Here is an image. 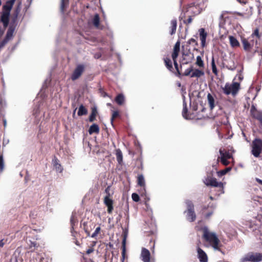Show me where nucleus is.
Listing matches in <instances>:
<instances>
[{"label": "nucleus", "mask_w": 262, "mask_h": 262, "mask_svg": "<svg viewBox=\"0 0 262 262\" xmlns=\"http://www.w3.org/2000/svg\"><path fill=\"white\" fill-rule=\"evenodd\" d=\"M19 5H18L17 6V7L15 8V10H14V12L13 13V15H14V17L15 18H16L18 16V15L20 11V7H19Z\"/></svg>", "instance_id": "09e8293b"}, {"label": "nucleus", "mask_w": 262, "mask_h": 262, "mask_svg": "<svg viewBox=\"0 0 262 262\" xmlns=\"http://www.w3.org/2000/svg\"><path fill=\"white\" fill-rule=\"evenodd\" d=\"M251 153L256 158L259 157L262 152V139L260 138H255L251 144Z\"/></svg>", "instance_id": "20e7f679"}, {"label": "nucleus", "mask_w": 262, "mask_h": 262, "mask_svg": "<svg viewBox=\"0 0 262 262\" xmlns=\"http://www.w3.org/2000/svg\"><path fill=\"white\" fill-rule=\"evenodd\" d=\"M119 113L118 111H116L113 112L112 117H111V123L112 124L113 123V121H114V119H115L116 118L119 117Z\"/></svg>", "instance_id": "a18cd8bd"}, {"label": "nucleus", "mask_w": 262, "mask_h": 262, "mask_svg": "<svg viewBox=\"0 0 262 262\" xmlns=\"http://www.w3.org/2000/svg\"><path fill=\"white\" fill-rule=\"evenodd\" d=\"M253 252H249L244 256L242 257L240 259L241 262H254V258H253Z\"/></svg>", "instance_id": "a211bd4d"}, {"label": "nucleus", "mask_w": 262, "mask_h": 262, "mask_svg": "<svg viewBox=\"0 0 262 262\" xmlns=\"http://www.w3.org/2000/svg\"><path fill=\"white\" fill-rule=\"evenodd\" d=\"M122 257H121V261L122 262H124V260L125 258V253H126V236L124 235L123 239L122 240Z\"/></svg>", "instance_id": "5701e85b"}, {"label": "nucleus", "mask_w": 262, "mask_h": 262, "mask_svg": "<svg viewBox=\"0 0 262 262\" xmlns=\"http://www.w3.org/2000/svg\"><path fill=\"white\" fill-rule=\"evenodd\" d=\"M100 131L99 126L96 124H92L89 129V133L90 135H92L94 133L99 134Z\"/></svg>", "instance_id": "393cba45"}, {"label": "nucleus", "mask_w": 262, "mask_h": 262, "mask_svg": "<svg viewBox=\"0 0 262 262\" xmlns=\"http://www.w3.org/2000/svg\"><path fill=\"white\" fill-rule=\"evenodd\" d=\"M242 43L243 46L244 50L246 52H250L253 46V40L251 42L249 41L247 39L245 38H242Z\"/></svg>", "instance_id": "9b49d317"}, {"label": "nucleus", "mask_w": 262, "mask_h": 262, "mask_svg": "<svg viewBox=\"0 0 262 262\" xmlns=\"http://www.w3.org/2000/svg\"><path fill=\"white\" fill-rule=\"evenodd\" d=\"M84 70L85 66L84 64H78L71 76V80L72 81H75L79 79L84 72Z\"/></svg>", "instance_id": "6e6552de"}, {"label": "nucleus", "mask_w": 262, "mask_h": 262, "mask_svg": "<svg viewBox=\"0 0 262 262\" xmlns=\"http://www.w3.org/2000/svg\"><path fill=\"white\" fill-rule=\"evenodd\" d=\"M202 11L200 5L195 3H191L187 5L186 11L184 13L183 16H180L182 19L186 17L187 14H190L193 16L200 14Z\"/></svg>", "instance_id": "7ed1b4c3"}, {"label": "nucleus", "mask_w": 262, "mask_h": 262, "mask_svg": "<svg viewBox=\"0 0 262 262\" xmlns=\"http://www.w3.org/2000/svg\"><path fill=\"white\" fill-rule=\"evenodd\" d=\"M214 208L215 206L213 204H209L207 206L204 205L202 208V213L205 219H208L213 214Z\"/></svg>", "instance_id": "1a4fd4ad"}, {"label": "nucleus", "mask_w": 262, "mask_h": 262, "mask_svg": "<svg viewBox=\"0 0 262 262\" xmlns=\"http://www.w3.org/2000/svg\"><path fill=\"white\" fill-rule=\"evenodd\" d=\"M238 2H239L241 3H244L245 4L246 3L247 0H237Z\"/></svg>", "instance_id": "69168bd1"}, {"label": "nucleus", "mask_w": 262, "mask_h": 262, "mask_svg": "<svg viewBox=\"0 0 262 262\" xmlns=\"http://www.w3.org/2000/svg\"><path fill=\"white\" fill-rule=\"evenodd\" d=\"M231 170V167H228L226 168L225 169L220 170L217 172L218 176H222L223 175H225L228 172L230 171Z\"/></svg>", "instance_id": "37998d69"}, {"label": "nucleus", "mask_w": 262, "mask_h": 262, "mask_svg": "<svg viewBox=\"0 0 262 262\" xmlns=\"http://www.w3.org/2000/svg\"><path fill=\"white\" fill-rule=\"evenodd\" d=\"M84 231L85 232L87 233V235L88 236H90V231L89 230V229L85 227V223L84 224Z\"/></svg>", "instance_id": "bf43d9fd"}, {"label": "nucleus", "mask_w": 262, "mask_h": 262, "mask_svg": "<svg viewBox=\"0 0 262 262\" xmlns=\"http://www.w3.org/2000/svg\"><path fill=\"white\" fill-rule=\"evenodd\" d=\"M110 189L111 186H108L105 189V193H106V195L104 198L103 202L104 205L107 207V212L109 214H111L114 210V201L111 198V194H110Z\"/></svg>", "instance_id": "39448f33"}, {"label": "nucleus", "mask_w": 262, "mask_h": 262, "mask_svg": "<svg viewBox=\"0 0 262 262\" xmlns=\"http://www.w3.org/2000/svg\"><path fill=\"white\" fill-rule=\"evenodd\" d=\"M95 244H96V242H94V243H93V244L92 245V247H91V248H90L89 249H88V250H86V253L87 254H90V253H92V252H94V248H93V247L95 246Z\"/></svg>", "instance_id": "864d4df0"}, {"label": "nucleus", "mask_w": 262, "mask_h": 262, "mask_svg": "<svg viewBox=\"0 0 262 262\" xmlns=\"http://www.w3.org/2000/svg\"><path fill=\"white\" fill-rule=\"evenodd\" d=\"M204 183L207 186L219 188L220 190L223 192V184L222 182H218L215 178L212 177L211 174L207 176L205 179Z\"/></svg>", "instance_id": "423d86ee"}, {"label": "nucleus", "mask_w": 262, "mask_h": 262, "mask_svg": "<svg viewBox=\"0 0 262 262\" xmlns=\"http://www.w3.org/2000/svg\"><path fill=\"white\" fill-rule=\"evenodd\" d=\"M229 39L230 45L232 47L236 48L239 46V43L235 37L233 36H229Z\"/></svg>", "instance_id": "cd10ccee"}, {"label": "nucleus", "mask_w": 262, "mask_h": 262, "mask_svg": "<svg viewBox=\"0 0 262 262\" xmlns=\"http://www.w3.org/2000/svg\"><path fill=\"white\" fill-rule=\"evenodd\" d=\"M77 223V220L75 215L72 214L70 218V224L71 226V232L74 230V226Z\"/></svg>", "instance_id": "ea45409f"}, {"label": "nucleus", "mask_w": 262, "mask_h": 262, "mask_svg": "<svg viewBox=\"0 0 262 262\" xmlns=\"http://www.w3.org/2000/svg\"><path fill=\"white\" fill-rule=\"evenodd\" d=\"M211 64L213 73L216 76L217 75L218 71L215 65L214 56L212 57Z\"/></svg>", "instance_id": "c9c22d12"}, {"label": "nucleus", "mask_w": 262, "mask_h": 262, "mask_svg": "<svg viewBox=\"0 0 262 262\" xmlns=\"http://www.w3.org/2000/svg\"><path fill=\"white\" fill-rule=\"evenodd\" d=\"M183 108L182 111V115L185 119H188L189 116L188 114V108L187 107V103L185 101H183Z\"/></svg>", "instance_id": "72a5a7b5"}, {"label": "nucleus", "mask_w": 262, "mask_h": 262, "mask_svg": "<svg viewBox=\"0 0 262 262\" xmlns=\"http://www.w3.org/2000/svg\"><path fill=\"white\" fill-rule=\"evenodd\" d=\"M66 3L65 0H61L60 9L61 11L63 12L64 10L65 7H66Z\"/></svg>", "instance_id": "603ef678"}, {"label": "nucleus", "mask_w": 262, "mask_h": 262, "mask_svg": "<svg viewBox=\"0 0 262 262\" xmlns=\"http://www.w3.org/2000/svg\"><path fill=\"white\" fill-rule=\"evenodd\" d=\"M190 45H193L194 50H198L196 47L198 46V42L195 39L191 38L186 42V45L185 46H183V55L188 56L190 53Z\"/></svg>", "instance_id": "0eeeda50"}, {"label": "nucleus", "mask_w": 262, "mask_h": 262, "mask_svg": "<svg viewBox=\"0 0 262 262\" xmlns=\"http://www.w3.org/2000/svg\"><path fill=\"white\" fill-rule=\"evenodd\" d=\"M3 32L0 30V37L2 36Z\"/></svg>", "instance_id": "774afa93"}, {"label": "nucleus", "mask_w": 262, "mask_h": 262, "mask_svg": "<svg viewBox=\"0 0 262 262\" xmlns=\"http://www.w3.org/2000/svg\"><path fill=\"white\" fill-rule=\"evenodd\" d=\"M195 64L199 67L200 68H204V63L203 60L202 59V58L200 56H198L196 57V61L195 62Z\"/></svg>", "instance_id": "a19ab883"}, {"label": "nucleus", "mask_w": 262, "mask_h": 262, "mask_svg": "<svg viewBox=\"0 0 262 262\" xmlns=\"http://www.w3.org/2000/svg\"><path fill=\"white\" fill-rule=\"evenodd\" d=\"M185 203L187 206V210L186 211H194V205L191 201L187 200L185 201Z\"/></svg>", "instance_id": "4c0bfd02"}, {"label": "nucleus", "mask_w": 262, "mask_h": 262, "mask_svg": "<svg viewBox=\"0 0 262 262\" xmlns=\"http://www.w3.org/2000/svg\"><path fill=\"white\" fill-rule=\"evenodd\" d=\"M180 42L177 41L174 46L171 57L173 60H177L180 52Z\"/></svg>", "instance_id": "dca6fc26"}, {"label": "nucleus", "mask_w": 262, "mask_h": 262, "mask_svg": "<svg viewBox=\"0 0 262 262\" xmlns=\"http://www.w3.org/2000/svg\"><path fill=\"white\" fill-rule=\"evenodd\" d=\"M116 159L118 162L121 164L123 160V156L122 151L120 149H117L116 152Z\"/></svg>", "instance_id": "f704fd0d"}, {"label": "nucleus", "mask_w": 262, "mask_h": 262, "mask_svg": "<svg viewBox=\"0 0 262 262\" xmlns=\"http://www.w3.org/2000/svg\"><path fill=\"white\" fill-rule=\"evenodd\" d=\"M137 184L141 187L142 192L141 195L145 193V179L142 174H139L137 177Z\"/></svg>", "instance_id": "2eb2a0df"}, {"label": "nucleus", "mask_w": 262, "mask_h": 262, "mask_svg": "<svg viewBox=\"0 0 262 262\" xmlns=\"http://www.w3.org/2000/svg\"><path fill=\"white\" fill-rule=\"evenodd\" d=\"M100 227L99 226L97 227L96 229H95V232L91 235V237L93 238L96 237L97 236V235L100 233Z\"/></svg>", "instance_id": "3c124183"}, {"label": "nucleus", "mask_w": 262, "mask_h": 262, "mask_svg": "<svg viewBox=\"0 0 262 262\" xmlns=\"http://www.w3.org/2000/svg\"><path fill=\"white\" fill-rule=\"evenodd\" d=\"M253 258H254V262L261 261H262V253H253Z\"/></svg>", "instance_id": "58836bf2"}, {"label": "nucleus", "mask_w": 262, "mask_h": 262, "mask_svg": "<svg viewBox=\"0 0 262 262\" xmlns=\"http://www.w3.org/2000/svg\"><path fill=\"white\" fill-rule=\"evenodd\" d=\"M97 114V111L96 108H93L91 114L89 117V121L90 122H93L96 119V117Z\"/></svg>", "instance_id": "e433bc0d"}, {"label": "nucleus", "mask_w": 262, "mask_h": 262, "mask_svg": "<svg viewBox=\"0 0 262 262\" xmlns=\"http://www.w3.org/2000/svg\"><path fill=\"white\" fill-rule=\"evenodd\" d=\"M240 89V83L234 81H233L231 84L226 83L225 86L222 88L224 94L226 95L231 94L233 96H235L237 95Z\"/></svg>", "instance_id": "f03ea898"}, {"label": "nucleus", "mask_w": 262, "mask_h": 262, "mask_svg": "<svg viewBox=\"0 0 262 262\" xmlns=\"http://www.w3.org/2000/svg\"><path fill=\"white\" fill-rule=\"evenodd\" d=\"M197 252L200 262H208V256L206 253L199 247L197 248Z\"/></svg>", "instance_id": "4468645a"}, {"label": "nucleus", "mask_w": 262, "mask_h": 262, "mask_svg": "<svg viewBox=\"0 0 262 262\" xmlns=\"http://www.w3.org/2000/svg\"><path fill=\"white\" fill-rule=\"evenodd\" d=\"M173 64H174V67L177 70V73H178L179 75H180L181 74V73H180V71L179 69V67H178V64L177 62V60H173Z\"/></svg>", "instance_id": "6e6d98bb"}, {"label": "nucleus", "mask_w": 262, "mask_h": 262, "mask_svg": "<svg viewBox=\"0 0 262 262\" xmlns=\"http://www.w3.org/2000/svg\"><path fill=\"white\" fill-rule=\"evenodd\" d=\"M238 78L239 81H242L243 79V77L241 74L238 76Z\"/></svg>", "instance_id": "e2e57ef3"}, {"label": "nucleus", "mask_w": 262, "mask_h": 262, "mask_svg": "<svg viewBox=\"0 0 262 262\" xmlns=\"http://www.w3.org/2000/svg\"><path fill=\"white\" fill-rule=\"evenodd\" d=\"M8 42V41L6 40V39H4L1 42H0V50Z\"/></svg>", "instance_id": "4d7b16f0"}, {"label": "nucleus", "mask_w": 262, "mask_h": 262, "mask_svg": "<svg viewBox=\"0 0 262 262\" xmlns=\"http://www.w3.org/2000/svg\"><path fill=\"white\" fill-rule=\"evenodd\" d=\"M115 100L118 105H122L124 103V96L122 94H119L116 97Z\"/></svg>", "instance_id": "7c9ffc66"}, {"label": "nucleus", "mask_w": 262, "mask_h": 262, "mask_svg": "<svg viewBox=\"0 0 262 262\" xmlns=\"http://www.w3.org/2000/svg\"><path fill=\"white\" fill-rule=\"evenodd\" d=\"M201 230L203 233L202 236L203 238L206 242L208 243L214 250L224 253L221 248L222 245L216 234L215 233L210 232L208 227L206 226L202 227Z\"/></svg>", "instance_id": "f257e3e1"}, {"label": "nucleus", "mask_w": 262, "mask_h": 262, "mask_svg": "<svg viewBox=\"0 0 262 262\" xmlns=\"http://www.w3.org/2000/svg\"><path fill=\"white\" fill-rule=\"evenodd\" d=\"M102 56V54L101 52H97L94 54V57L95 59H99Z\"/></svg>", "instance_id": "13d9d810"}, {"label": "nucleus", "mask_w": 262, "mask_h": 262, "mask_svg": "<svg viewBox=\"0 0 262 262\" xmlns=\"http://www.w3.org/2000/svg\"><path fill=\"white\" fill-rule=\"evenodd\" d=\"M236 14H237V15H238V16H243V14L242 13H239V12H237V13H236Z\"/></svg>", "instance_id": "338daca9"}, {"label": "nucleus", "mask_w": 262, "mask_h": 262, "mask_svg": "<svg viewBox=\"0 0 262 262\" xmlns=\"http://www.w3.org/2000/svg\"><path fill=\"white\" fill-rule=\"evenodd\" d=\"M261 34L259 33L258 28H256L251 35V37L253 38L254 36L256 37L258 39H260L261 37Z\"/></svg>", "instance_id": "c03bdc74"}, {"label": "nucleus", "mask_w": 262, "mask_h": 262, "mask_svg": "<svg viewBox=\"0 0 262 262\" xmlns=\"http://www.w3.org/2000/svg\"><path fill=\"white\" fill-rule=\"evenodd\" d=\"M220 153L221 155L220 159H232V155L231 153H230L228 151H225V152L221 149L220 150ZM220 159V157L218 158L217 161H219V159Z\"/></svg>", "instance_id": "412c9836"}, {"label": "nucleus", "mask_w": 262, "mask_h": 262, "mask_svg": "<svg viewBox=\"0 0 262 262\" xmlns=\"http://www.w3.org/2000/svg\"><path fill=\"white\" fill-rule=\"evenodd\" d=\"M14 2L11 0L7 1L3 7V12L10 14V11L14 4Z\"/></svg>", "instance_id": "f3484780"}, {"label": "nucleus", "mask_w": 262, "mask_h": 262, "mask_svg": "<svg viewBox=\"0 0 262 262\" xmlns=\"http://www.w3.org/2000/svg\"><path fill=\"white\" fill-rule=\"evenodd\" d=\"M207 100L210 110H212L215 106V100L213 96L210 93H208L207 95Z\"/></svg>", "instance_id": "c756f323"}, {"label": "nucleus", "mask_w": 262, "mask_h": 262, "mask_svg": "<svg viewBox=\"0 0 262 262\" xmlns=\"http://www.w3.org/2000/svg\"><path fill=\"white\" fill-rule=\"evenodd\" d=\"M200 39L201 41V47L204 48L206 46V38L207 36V33L205 32L204 28H201L199 30Z\"/></svg>", "instance_id": "9d476101"}, {"label": "nucleus", "mask_w": 262, "mask_h": 262, "mask_svg": "<svg viewBox=\"0 0 262 262\" xmlns=\"http://www.w3.org/2000/svg\"><path fill=\"white\" fill-rule=\"evenodd\" d=\"M88 114V110L87 109L82 105L81 104L79 107V110L77 113V114L79 116H81L83 115H85Z\"/></svg>", "instance_id": "473e14b6"}, {"label": "nucleus", "mask_w": 262, "mask_h": 262, "mask_svg": "<svg viewBox=\"0 0 262 262\" xmlns=\"http://www.w3.org/2000/svg\"><path fill=\"white\" fill-rule=\"evenodd\" d=\"M164 61L166 67L170 71L173 69L172 62L170 59L168 57L164 58Z\"/></svg>", "instance_id": "2f4dec72"}, {"label": "nucleus", "mask_w": 262, "mask_h": 262, "mask_svg": "<svg viewBox=\"0 0 262 262\" xmlns=\"http://www.w3.org/2000/svg\"><path fill=\"white\" fill-rule=\"evenodd\" d=\"M93 24L94 27L97 29H102L100 27V17L98 14H96L93 19Z\"/></svg>", "instance_id": "bb28decb"}, {"label": "nucleus", "mask_w": 262, "mask_h": 262, "mask_svg": "<svg viewBox=\"0 0 262 262\" xmlns=\"http://www.w3.org/2000/svg\"><path fill=\"white\" fill-rule=\"evenodd\" d=\"M177 27V20L176 19H172L170 21V26L169 27V33L170 35L176 33Z\"/></svg>", "instance_id": "6ab92c4d"}, {"label": "nucleus", "mask_w": 262, "mask_h": 262, "mask_svg": "<svg viewBox=\"0 0 262 262\" xmlns=\"http://www.w3.org/2000/svg\"><path fill=\"white\" fill-rule=\"evenodd\" d=\"M132 198L133 200L136 202H138L140 200V197L136 193H133L132 195Z\"/></svg>", "instance_id": "8fccbe9b"}, {"label": "nucleus", "mask_w": 262, "mask_h": 262, "mask_svg": "<svg viewBox=\"0 0 262 262\" xmlns=\"http://www.w3.org/2000/svg\"><path fill=\"white\" fill-rule=\"evenodd\" d=\"M251 114L252 117L257 119L262 124V113L257 111L254 106L251 109Z\"/></svg>", "instance_id": "f8f14e48"}, {"label": "nucleus", "mask_w": 262, "mask_h": 262, "mask_svg": "<svg viewBox=\"0 0 262 262\" xmlns=\"http://www.w3.org/2000/svg\"><path fill=\"white\" fill-rule=\"evenodd\" d=\"M187 16L188 17V18L187 20H184L183 22H184V24H185L186 25H188V24H190L192 22V17L193 16L191 15H190V14H187L186 15V17Z\"/></svg>", "instance_id": "de8ad7c7"}, {"label": "nucleus", "mask_w": 262, "mask_h": 262, "mask_svg": "<svg viewBox=\"0 0 262 262\" xmlns=\"http://www.w3.org/2000/svg\"><path fill=\"white\" fill-rule=\"evenodd\" d=\"M193 71V68H192V67H191L190 68L186 69L183 75L184 76H190V75L191 74L192 72Z\"/></svg>", "instance_id": "49530a36"}, {"label": "nucleus", "mask_w": 262, "mask_h": 262, "mask_svg": "<svg viewBox=\"0 0 262 262\" xmlns=\"http://www.w3.org/2000/svg\"><path fill=\"white\" fill-rule=\"evenodd\" d=\"M228 159H221V163L224 165H225V166H227L230 163V162L228 161Z\"/></svg>", "instance_id": "5fc2aeb1"}, {"label": "nucleus", "mask_w": 262, "mask_h": 262, "mask_svg": "<svg viewBox=\"0 0 262 262\" xmlns=\"http://www.w3.org/2000/svg\"><path fill=\"white\" fill-rule=\"evenodd\" d=\"M13 33V30L9 28L7 32L6 35L4 39H6L8 41L12 38Z\"/></svg>", "instance_id": "79ce46f5"}, {"label": "nucleus", "mask_w": 262, "mask_h": 262, "mask_svg": "<svg viewBox=\"0 0 262 262\" xmlns=\"http://www.w3.org/2000/svg\"><path fill=\"white\" fill-rule=\"evenodd\" d=\"M256 181L259 184H261L262 185V180L258 179V178H256Z\"/></svg>", "instance_id": "680f3d73"}, {"label": "nucleus", "mask_w": 262, "mask_h": 262, "mask_svg": "<svg viewBox=\"0 0 262 262\" xmlns=\"http://www.w3.org/2000/svg\"><path fill=\"white\" fill-rule=\"evenodd\" d=\"M53 163L56 170L60 172H61L62 171L63 169L62 168L61 164L59 163V160L56 157H55L54 159L53 160Z\"/></svg>", "instance_id": "c85d7f7f"}, {"label": "nucleus", "mask_w": 262, "mask_h": 262, "mask_svg": "<svg viewBox=\"0 0 262 262\" xmlns=\"http://www.w3.org/2000/svg\"><path fill=\"white\" fill-rule=\"evenodd\" d=\"M150 256L149 251L145 248H142L141 254L142 261L144 262H150Z\"/></svg>", "instance_id": "ddd939ff"}, {"label": "nucleus", "mask_w": 262, "mask_h": 262, "mask_svg": "<svg viewBox=\"0 0 262 262\" xmlns=\"http://www.w3.org/2000/svg\"><path fill=\"white\" fill-rule=\"evenodd\" d=\"M5 244V242H4V239H2L0 241V248L3 247Z\"/></svg>", "instance_id": "052dcab7"}, {"label": "nucleus", "mask_w": 262, "mask_h": 262, "mask_svg": "<svg viewBox=\"0 0 262 262\" xmlns=\"http://www.w3.org/2000/svg\"><path fill=\"white\" fill-rule=\"evenodd\" d=\"M225 67L229 70L233 71L236 69V65L233 60H230L227 61Z\"/></svg>", "instance_id": "a878e982"}, {"label": "nucleus", "mask_w": 262, "mask_h": 262, "mask_svg": "<svg viewBox=\"0 0 262 262\" xmlns=\"http://www.w3.org/2000/svg\"><path fill=\"white\" fill-rule=\"evenodd\" d=\"M204 75V72L203 70L200 69H194L190 75V77H197L199 78Z\"/></svg>", "instance_id": "b1692460"}, {"label": "nucleus", "mask_w": 262, "mask_h": 262, "mask_svg": "<svg viewBox=\"0 0 262 262\" xmlns=\"http://www.w3.org/2000/svg\"><path fill=\"white\" fill-rule=\"evenodd\" d=\"M9 15L10 14L7 12H3V14L1 17V21L3 22L4 26L7 27L8 25L9 21Z\"/></svg>", "instance_id": "4be33fe9"}, {"label": "nucleus", "mask_w": 262, "mask_h": 262, "mask_svg": "<svg viewBox=\"0 0 262 262\" xmlns=\"http://www.w3.org/2000/svg\"><path fill=\"white\" fill-rule=\"evenodd\" d=\"M3 124H4V127H6L7 125V121H6V119H3Z\"/></svg>", "instance_id": "0e129e2a"}, {"label": "nucleus", "mask_w": 262, "mask_h": 262, "mask_svg": "<svg viewBox=\"0 0 262 262\" xmlns=\"http://www.w3.org/2000/svg\"><path fill=\"white\" fill-rule=\"evenodd\" d=\"M185 212L187 213L186 219L188 221L192 222L195 220L196 214L194 211H186Z\"/></svg>", "instance_id": "aec40b11"}]
</instances>
